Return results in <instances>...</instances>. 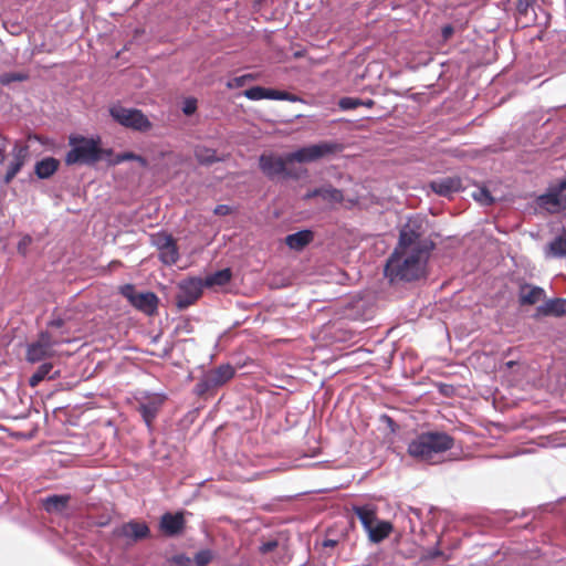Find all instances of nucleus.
Instances as JSON below:
<instances>
[{
	"label": "nucleus",
	"mask_w": 566,
	"mask_h": 566,
	"mask_svg": "<svg viewBox=\"0 0 566 566\" xmlns=\"http://www.w3.org/2000/svg\"><path fill=\"white\" fill-rule=\"evenodd\" d=\"M344 146L329 139L301 146L292 151L276 154L262 153L258 158V168L269 180H300L307 175V169L295 164H312L331 158L342 153Z\"/></svg>",
	"instance_id": "1"
},
{
	"label": "nucleus",
	"mask_w": 566,
	"mask_h": 566,
	"mask_svg": "<svg viewBox=\"0 0 566 566\" xmlns=\"http://www.w3.org/2000/svg\"><path fill=\"white\" fill-rule=\"evenodd\" d=\"M436 247L434 241H426L413 249L395 247L384 265V276L390 284L411 283L427 277L428 261Z\"/></svg>",
	"instance_id": "2"
},
{
	"label": "nucleus",
	"mask_w": 566,
	"mask_h": 566,
	"mask_svg": "<svg viewBox=\"0 0 566 566\" xmlns=\"http://www.w3.org/2000/svg\"><path fill=\"white\" fill-rule=\"evenodd\" d=\"M98 144H101V136L98 134H70L67 136L70 149L64 156V164L67 167L75 165L95 167V154Z\"/></svg>",
	"instance_id": "3"
},
{
	"label": "nucleus",
	"mask_w": 566,
	"mask_h": 566,
	"mask_svg": "<svg viewBox=\"0 0 566 566\" xmlns=\"http://www.w3.org/2000/svg\"><path fill=\"white\" fill-rule=\"evenodd\" d=\"M454 439L444 431L421 432L408 444V454L415 459L426 460L436 453L452 449Z\"/></svg>",
	"instance_id": "4"
},
{
	"label": "nucleus",
	"mask_w": 566,
	"mask_h": 566,
	"mask_svg": "<svg viewBox=\"0 0 566 566\" xmlns=\"http://www.w3.org/2000/svg\"><path fill=\"white\" fill-rule=\"evenodd\" d=\"M235 376V368L229 364H221L216 368L203 371L192 389L199 398H209Z\"/></svg>",
	"instance_id": "5"
},
{
	"label": "nucleus",
	"mask_w": 566,
	"mask_h": 566,
	"mask_svg": "<svg viewBox=\"0 0 566 566\" xmlns=\"http://www.w3.org/2000/svg\"><path fill=\"white\" fill-rule=\"evenodd\" d=\"M108 114L114 123L132 132L146 134L154 127L148 116L137 107H125L115 103L108 107Z\"/></svg>",
	"instance_id": "6"
},
{
	"label": "nucleus",
	"mask_w": 566,
	"mask_h": 566,
	"mask_svg": "<svg viewBox=\"0 0 566 566\" xmlns=\"http://www.w3.org/2000/svg\"><path fill=\"white\" fill-rule=\"evenodd\" d=\"M118 293L129 303L136 311L154 316L158 313L160 300L153 291H138L133 283H125L118 287Z\"/></svg>",
	"instance_id": "7"
},
{
	"label": "nucleus",
	"mask_w": 566,
	"mask_h": 566,
	"mask_svg": "<svg viewBox=\"0 0 566 566\" xmlns=\"http://www.w3.org/2000/svg\"><path fill=\"white\" fill-rule=\"evenodd\" d=\"M426 219L421 216L408 217L406 223L399 229V238L397 248L413 249L415 247L423 244L426 241H433L430 237H424Z\"/></svg>",
	"instance_id": "8"
},
{
	"label": "nucleus",
	"mask_w": 566,
	"mask_h": 566,
	"mask_svg": "<svg viewBox=\"0 0 566 566\" xmlns=\"http://www.w3.org/2000/svg\"><path fill=\"white\" fill-rule=\"evenodd\" d=\"M150 244L158 250V260L171 266L176 264L180 258L177 240L172 234L165 230H159L149 235Z\"/></svg>",
	"instance_id": "9"
},
{
	"label": "nucleus",
	"mask_w": 566,
	"mask_h": 566,
	"mask_svg": "<svg viewBox=\"0 0 566 566\" xmlns=\"http://www.w3.org/2000/svg\"><path fill=\"white\" fill-rule=\"evenodd\" d=\"M427 186L437 196L452 199L454 195L467 190L468 178L458 175L441 176L429 180Z\"/></svg>",
	"instance_id": "10"
},
{
	"label": "nucleus",
	"mask_w": 566,
	"mask_h": 566,
	"mask_svg": "<svg viewBox=\"0 0 566 566\" xmlns=\"http://www.w3.org/2000/svg\"><path fill=\"white\" fill-rule=\"evenodd\" d=\"M179 292L176 296V306L179 311H185L195 304L202 295L205 285L202 277L188 276L178 283Z\"/></svg>",
	"instance_id": "11"
},
{
	"label": "nucleus",
	"mask_w": 566,
	"mask_h": 566,
	"mask_svg": "<svg viewBox=\"0 0 566 566\" xmlns=\"http://www.w3.org/2000/svg\"><path fill=\"white\" fill-rule=\"evenodd\" d=\"M191 515L189 511L184 509L175 512L167 511L160 515L158 530L165 536L175 538L181 536L187 526L186 516Z\"/></svg>",
	"instance_id": "12"
},
{
	"label": "nucleus",
	"mask_w": 566,
	"mask_h": 566,
	"mask_svg": "<svg viewBox=\"0 0 566 566\" xmlns=\"http://www.w3.org/2000/svg\"><path fill=\"white\" fill-rule=\"evenodd\" d=\"M166 400L167 395L164 392H142V397L138 399L137 411L148 428H151Z\"/></svg>",
	"instance_id": "13"
},
{
	"label": "nucleus",
	"mask_w": 566,
	"mask_h": 566,
	"mask_svg": "<svg viewBox=\"0 0 566 566\" xmlns=\"http://www.w3.org/2000/svg\"><path fill=\"white\" fill-rule=\"evenodd\" d=\"M242 95L250 101L270 99L287 101L291 103L303 102V98L296 94L261 85L250 86L249 88L243 91Z\"/></svg>",
	"instance_id": "14"
},
{
	"label": "nucleus",
	"mask_w": 566,
	"mask_h": 566,
	"mask_svg": "<svg viewBox=\"0 0 566 566\" xmlns=\"http://www.w3.org/2000/svg\"><path fill=\"white\" fill-rule=\"evenodd\" d=\"M112 535L115 538H126L130 543H138L151 536L150 528L146 522L129 520L114 527Z\"/></svg>",
	"instance_id": "15"
},
{
	"label": "nucleus",
	"mask_w": 566,
	"mask_h": 566,
	"mask_svg": "<svg viewBox=\"0 0 566 566\" xmlns=\"http://www.w3.org/2000/svg\"><path fill=\"white\" fill-rule=\"evenodd\" d=\"M564 501H566V495L559 497L556 502H547V503L539 504L536 509L523 510L520 514V517H524V516L530 515L531 513H534L533 517L535 518L538 513L553 512L556 507V504L562 503ZM517 517H518V514L516 512L507 511V510H497V517H496L497 531L500 530L501 526L513 522Z\"/></svg>",
	"instance_id": "16"
},
{
	"label": "nucleus",
	"mask_w": 566,
	"mask_h": 566,
	"mask_svg": "<svg viewBox=\"0 0 566 566\" xmlns=\"http://www.w3.org/2000/svg\"><path fill=\"white\" fill-rule=\"evenodd\" d=\"M536 206L549 214L560 213L566 210V195H560L552 187L535 197Z\"/></svg>",
	"instance_id": "17"
},
{
	"label": "nucleus",
	"mask_w": 566,
	"mask_h": 566,
	"mask_svg": "<svg viewBox=\"0 0 566 566\" xmlns=\"http://www.w3.org/2000/svg\"><path fill=\"white\" fill-rule=\"evenodd\" d=\"M566 315V298L552 297L545 298L542 304L537 305L531 317L538 321L543 317H563Z\"/></svg>",
	"instance_id": "18"
},
{
	"label": "nucleus",
	"mask_w": 566,
	"mask_h": 566,
	"mask_svg": "<svg viewBox=\"0 0 566 566\" xmlns=\"http://www.w3.org/2000/svg\"><path fill=\"white\" fill-rule=\"evenodd\" d=\"M546 298V291L538 285L523 283L518 287L517 301L521 307L532 306Z\"/></svg>",
	"instance_id": "19"
},
{
	"label": "nucleus",
	"mask_w": 566,
	"mask_h": 566,
	"mask_svg": "<svg viewBox=\"0 0 566 566\" xmlns=\"http://www.w3.org/2000/svg\"><path fill=\"white\" fill-rule=\"evenodd\" d=\"M314 230L311 228H304L285 235L284 243L290 250L302 252L314 241Z\"/></svg>",
	"instance_id": "20"
},
{
	"label": "nucleus",
	"mask_w": 566,
	"mask_h": 566,
	"mask_svg": "<svg viewBox=\"0 0 566 566\" xmlns=\"http://www.w3.org/2000/svg\"><path fill=\"white\" fill-rule=\"evenodd\" d=\"M61 377V369L59 365L51 360H43L40 363L35 371L31 375L28 382L30 387H36L45 379H55Z\"/></svg>",
	"instance_id": "21"
},
{
	"label": "nucleus",
	"mask_w": 566,
	"mask_h": 566,
	"mask_svg": "<svg viewBox=\"0 0 566 566\" xmlns=\"http://www.w3.org/2000/svg\"><path fill=\"white\" fill-rule=\"evenodd\" d=\"M60 167V159L53 156H44L34 163L33 174L39 180H48L59 171Z\"/></svg>",
	"instance_id": "22"
},
{
	"label": "nucleus",
	"mask_w": 566,
	"mask_h": 566,
	"mask_svg": "<svg viewBox=\"0 0 566 566\" xmlns=\"http://www.w3.org/2000/svg\"><path fill=\"white\" fill-rule=\"evenodd\" d=\"M71 494H49L41 499V505L48 514H61L70 507Z\"/></svg>",
	"instance_id": "23"
},
{
	"label": "nucleus",
	"mask_w": 566,
	"mask_h": 566,
	"mask_svg": "<svg viewBox=\"0 0 566 566\" xmlns=\"http://www.w3.org/2000/svg\"><path fill=\"white\" fill-rule=\"evenodd\" d=\"M322 198L325 201L332 202V203H340L344 200V193L340 189L335 188L333 186H321L313 188L311 190H307L303 195V200L308 201L313 198Z\"/></svg>",
	"instance_id": "24"
},
{
	"label": "nucleus",
	"mask_w": 566,
	"mask_h": 566,
	"mask_svg": "<svg viewBox=\"0 0 566 566\" xmlns=\"http://www.w3.org/2000/svg\"><path fill=\"white\" fill-rule=\"evenodd\" d=\"M365 532L371 543L379 544L390 535L392 524L389 521L379 520L377 517Z\"/></svg>",
	"instance_id": "25"
},
{
	"label": "nucleus",
	"mask_w": 566,
	"mask_h": 566,
	"mask_svg": "<svg viewBox=\"0 0 566 566\" xmlns=\"http://www.w3.org/2000/svg\"><path fill=\"white\" fill-rule=\"evenodd\" d=\"M233 277V272L231 268H223L220 270H217L212 273L207 274L202 279V283L205 285V289H211L216 286H226L228 285Z\"/></svg>",
	"instance_id": "26"
},
{
	"label": "nucleus",
	"mask_w": 566,
	"mask_h": 566,
	"mask_svg": "<svg viewBox=\"0 0 566 566\" xmlns=\"http://www.w3.org/2000/svg\"><path fill=\"white\" fill-rule=\"evenodd\" d=\"M375 105L371 98H360L357 96H343L338 99V107L344 111H354L359 106L371 108Z\"/></svg>",
	"instance_id": "27"
},
{
	"label": "nucleus",
	"mask_w": 566,
	"mask_h": 566,
	"mask_svg": "<svg viewBox=\"0 0 566 566\" xmlns=\"http://www.w3.org/2000/svg\"><path fill=\"white\" fill-rule=\"evenodd\" d=\"M353 512L361 523L363 528L366 531L373 522L377 518L376 512L370 505H353Z\"/></svg>",
	"instance_id": "28"
},
{
	"label": "nucleus",
	"mask_w": 566,
	"mask_h": 566,
	"mask_svg": "<svg viewBox=\"0 0 566 566\" xmlns=\"http://www.w3.org/2000/svg\"><path fill=\"white\" fill-rule=\"evenodd\" d=\"M50 355L51 352L40 344L33 342L27 345L25 359L31 364L41 363Z\"/></svg>",
	"instance_id": "29"
},
{
	"label": "nucleus",
	"mask_w": 566,
	"mask_h": 566,
	"mask_svg": "<svg viewBox=\"0 0 566 566\" xmlns=\"http://www.w3.org/2000/svg\"><path fill=\"white\" fill-rule=\"evenodd\" d=\"M196 159L202 166H211L216 163L222 161V157L213 148L202 147L196 150Z\"/></svg>",
	"instance_id": "30"
},
{
	"label": "nucleus",
	"mask_w": 566,
	"mask_h": 566,
	"mask_svg": "<svg viewBox=\"0 0 566 566\" xmlns=\"http://www.w3.org/2000/svg\"><path fill=\"white\" fill-rule=\"evenodd\" d=\"M467 25V21L455 19L452 22L446 23L441 27V39L443 42H448L452 36L460 31H463Z\"/></svg>",
	"instance_id": "31"
},
{
	"label": "nucleus",
	"mask_w": 566,
	"mask_h": 566,
	"mask_svg": "<svg viewBox=\"0 0 566 566\" xmlns=\"http://www.w3.org/2000/svg\"><path fill=\"white\" fill-rule=\"evenodd\" d=\"M470 196L473 198L474 201H476L480 206L483 207H489L495 203V197L485 186L478 187L470 193Z\"/></svg>",
	"instance_id": "32"
},
{
	"label": "nucleus",
	"mask_w": 566,
	"mask_h": 566,
	"mask_svg": "<svg viewBox=\"0 0 566 566\" xmlns=\"http://www.w3.org/2000/svg\"><path fill=\"white\" fill-rule=\"evenodd\" d=\"M547 254L554 258H566V237L556 235L547 245Z\"/></svg>",
	"instance_id": "33"
},
{
	"label": "nucleus",
	"mask_w": 566,
	"mask_h": 566,
	"mask_svg": "<svg viewBox=\"0 0 566 566\" xmlns=\"http://www.w3.org/2000/svg\"><path fill=\"white\" fill-rule=\"evenodd\" d=\"M96 158H95V166L99 161H105L107 166H111V163L114 160L117 154H115L114 149L111 147H104L103 140L101 139V144L96 147Z\"/></svg>",
	"instance_id": "34"
},
{
	"label": "nucleus",
	"mask_w": 566,
	"mask_h": 566,
	"mask_svg": "<svg viewBox=\"0 0 566 566\" xmlns=\"http://www.w3.org/2000/svg\"><path fill=\"white\" fill-rule=\"evenodd\" d=\"M512 4V1H511ZM514 4V19H518L521 17H527L528 11H534L533 7L535 4V0H513Z\"/></svg>",
	"instance_id": "35"
},
{
	"label": "nucleus",
	"mask_w": 566,
	"mask_h": 566,
	"mask_svg": "<svg viewBox=\"0 0 566 566\" xmlns=\"http://www.w3.org/2000/svg\"><path fill=\"white\" fill-rule=\"evenodd\" d=\"M29 80V74L24 72H3L0 74V84L10 86L13 82H24Z\"/></svg>",
	"instance_id": "36"
},
{
	"label": "nucleus",
	"mask_w": 566,
	"mask_h": 566,
	"mask_svg": "<svg viewBox=\"0 0 566 566\" xmlns=\"http://www.w3.org/2000/svg\"><path fill=\"white\" fill-rule=\"evenodd\" d=\"M22 168L23 167H20V165H17L10 160L6 172H0V187L10 185L17 175L22 170Z\"/></svg>",
	"instance_id": "37"
},
{
	"label": "nucleus",
	"mask_w": 566,
	"mask_h": 566,
	"mask_svg": "<svg viewBox=\"0 0 566 566\" xmlns=\"http://www.w3.org/2000/svg\"><path fill=\"white\" fill-rule=\"evenodd\" d=\"M22 168L23 167H20V165H17L10 160L6 172H0V187L10 185L17 175L22 170Z\"/></svg>",
	"instance_id": "38"
},
{
	"label": "nucleus",
	"mask_w": 566,
	"mask_h": 566,
	"mask_svg": "<svg viewBox=\"0 0 566 566\" xmlns=\"http://www.w3.org/2000/svg\"><path fill=\"white\" fill-rule=\"evenodd\" d=\"M88 516H91V521L94 525L105 527L112 521V511L104 509L102 512H90Z\"/></svg>",
	"instance_id": "39"
},
{
	"label": "nucleus",
	"mask_w": 566,
	"mask_h": 566,
	"mask_svg": "<svg viewBox=\"0 0 566 566\" xmlns=\"http://www.w3.org/2000/svg\"><path fill=\"white\" fill-rule=\"evenodd\" d=\"M511 1L512 0H497V10L502 11V14L497 13V29L505 19L514 17V4H511Z\"/></svg>",
	"instance_id": "40"
},
{
	"label": "nucleus",
	"mask_w": 566,
	"mask_h": 566,
	"mask_svg": "<svg viewBox=\"0 0 566 566\" xmlns=\"http://www.w3.org/2000/svg\"><path fill=\"white\" fill-rule=\"evenodd\" d=\"M255 76L251 73H245L239 76H234L233 78H230L226 86L229 90L240 88L245 86L249 82L253 81Z\"/></svg>",
	"instance_id": "41"
},
{
	"label": "nucleus",
	"mask_w": 566,
	"mask_h": 566,
	"mask_svg": "<svg viewBox=\"0 0 566 566\" xmlns=\"http://www.w3.org/2000/svg\"><path fill=\"white\" fill-rule=\"evenodd\" d=\"M441 538H439L436 545L431 548H428L424 554L421 556V560H433L439 557H443L444 560H449V556L444 554V552L440 548Z\"/></svg>",
	"instance_id": "42"
},
{
	"label": "nucleus",
	"mask_w": 566,
	"mask_h": 566,
	"mask_svg": "<svg viewBox=\"0 0 566 566\" xmlns=\"http://www.w3.org/2000/svg\"><path fill=\"white\" fill-rule=\"evenodd\" d=\"M198 111V99L193 96H188L184 98L181 104V112L185 116L191 117Z\"/></svg>",
	"instance_id": "43"
},
{
	"label": "nucleus",
	"mask_w": 566,
	"mask_h": 566,
	"mask_svg": "<svg viewBox=\"0 0 566 566\" xmlns=\"http://www.w3.org/2000/svg\"><path fill=\"white\" fill-rule=\"evenodd\" d=\"M213 553L209 548L198 551L193 556V562L197 566H207L211 563Z\"/></svg>",
	"instance_id": "44"
},
{
	"label": "nucleus",
	"mask_w": 566,
	"mask_h": 566,
	"mask_svg": "<svg viewBox=\"0 0 566 566\" xmlns=\"http://www.w3.org/2000/svg\"><path fill=\"white\" fill-rule=\"evenodd\" d=\"M167 563L169 566H190L191 559L185 553H179L168 558Z\"/></svg>",
	"instance_id": "45"
},
{
	"label": "nucleus",
	"mask_w": 566,
	"mask_h": 566,
	"mask_svg": "<svg viewBox=\"0 0 566 566\" xmlns=\"http://www.w3.org/2000/svg\"><path fill=\"white\" fill-rule=\"evenodd\" d=\"M32 242L33 239L30 234L22 235L17 245L18 253L22 256H27L29 253V247L32 244Z\"/></svg>",
	"instance_id": "46"
},
{
	"label": "nucleus",
	"mask_w": 566,
	"mask_h": 566,
	"mask_svg": "<svg viewBox=\"0 0 566 566\" xmlns=\"http://www.w3.org/2000/svg\"><path fill=\"white\" fill-rule=\"evenodd\" d=\"M30 139L35 140L43 147H46L50 149L55 147V140L52 137L46 136V135L33 134L30 136Z\"/></svg>",
	"instance_id": "47"
},
{
	"label": "nucleus",
	"mask_w": 566,
	"mask_h": 566,
	"mask_svg": "<svg viewBox=\"0 0 566 566\" xmlns=\"http://www.w3.org/2000/svg\"><path fill=\"white\" fill-rule=\"evenodd\" d=\"M30 148L29 145L21 143L20 140H15L11 148V156H29Z\"/></svg>",
	"instance_id": "48"
},
{
	"label": "nucleus",
	"mask_w": 566,
	"mask_h": 566,
	"mask_svg": "<svg viewBox=\"0 0 566 566\" xmlns=\"http://www.w3.org/2000/svg\"><path fill=\"white\" fill-rule=\"evenodd\" d=\"M528 452L530 451L527 449H523V448H515L513 452H503L500 449V444L497 443V455H496V459L497 460L499 459H510V458H513V457L526 454Z\"/></svg>",
	"instance_id": "49"
},
{
	"label": "nucleus",
	"mask_w": 566,
	"mask_h": 566,
	"mask_svg": "<svg viewBox=\"0 0 566 566\" xmlns=\"http://www.w3.org/2000/svg\"><path fill=\"white\" fill-rule=\"evenodd\" d=\"M136 153L134 151H123L116 155L114 160L111 163V166H117L125 161H133L135 159Z\"/></svg>",
	"instance_id": "50"
},
{
	"label": "nucleus",
	"mask_w": 566,
	"mask_h": 566,
	"mask_svg": "<svg viewBox=\"0 0 566 566\" xmlns=\"http://www.w3.org/2000/svg\"><path fill=\"white\" fill-rule=\"evenodd\" d=\"M34 343L36 344H40L42 346H44L46 349H49L51 352L52 349V346L54 345L53 340H52V336L49 332L46 331H42L40 332L39 334V338L38 340H35Z\"/></svg>",
	"instance_id": "51"
},
{
	"label": "nucleus",
	"mask_w": 566,
	"mask_h": 566,
	"mask_svg": "<svg viewBox=\"0 0 566 566\" xmlns=\"http://www.w3.org/2000/svg\"><path fill=\"white\" fill-rule=\"evenodd\" d=\"M277 547H279V541L273 538V539L263 542L259 547V552L261 554L265 555V554L274 552Z\"/></svg>",
	"instance_id": "52"
},
{
	"label": "nucleus",
	"mask_w": 566,
	"mask_h": 566,
	"mask_svg": "<svg viewBox=\"0 0 566 566\" xmlns=\"http://www.w3.org/2000/svg\"><path fill=\"white\" fill-rule=\"evenodd\" d=\"M9 142L10 139L7 136L0 134V165H3L7 160V149Z\"/></svg>",
	"instance_id": "53"
},
{
	"label": "nucleus",
	"mask_w": 566,
	"mask_h": 566,
	"mask_svg": "<svg viewBox=\"0 0 566 566\" xmlns=\"http://www.w3.org/2000/svg\"><path fill=\"white\" fill-rule=\"evenodd\" d=\"M234 211V208L232 206H229V205H224V203H221V205H217L213 209V213L216 216H220V217H223V216H229L231 214L232 212Z\"/></svg>",
	"instance_id": "54"
},
{
	"label": "nucleus",
	"mask_w": 566,
	"mask_h": 566,
	"mask_svg": "<svg viewBox=\"0 0 566 566\" xmlns=\"http://www.w3.org/2000/svg\"><path fill=\"white\" fill-rule=\"evenodd\" d=\"M380 421L382 423H385L387 426V428L390 430V432H392V433H395L399 429V426L397 424V422L387 413H382L380 416Z\"/></svg>",
	"instance_id": "55"
},
{
	"label": "nucleus",
	"mask_w": 566,
	"mask_h": 566,
	"mask_svg": "<svg viewBox=\"0 0 566 566\" xmlns=\"http://www.w3.org/2000/svg\"><path fill=\"white\" fill-rule=\"evenodd\" d=\"M175 332L191 334L193 332V326L189 319H182L180 323L177 324Z\"/></svg>",
	"instance_id": "56"
},
{
	"label": "nucleus",
	"mask_w": 566,
	"mask_h": 566,
	"mask_svg": "<svg viewBox=\"0 0 566 566\" xmlns=\"http://www.w3.org/2000/svg\"><path fill=\"white\" fill-rule=\"evenodd\" d=\"M491 219L492 221H488L486 227H483L481 231L488 241H492V230L495 229V216H492Z\"/></svg>",
	"instance_id": "57"
},
{
	"label": "nucleus",
	"mask_w": 566,
	"mask_h": 566,
	"mask_svg": "<svg viewBox=\"0 0 566 566\" xmlns=\"http://www.w3.org/2000/svg\"><path fill=\"white\" fill-rule=\"evenodd\" d=\"M549 187L560 195H566V177L558 179L555 184H551Z\"/></svg>",
	"instance_id": "58"
},
{
	"label": "nucleus",
	"mask_w": 566,
	"mask_h": 566,
	"mask_svg": "<svg viewBox=\"0 0 566 566\" xmlns=\"http://www.w3.org/2000/svg\"><path fill=\"white\" fill-rule=\"evenodd\" d=\"M438 391L442 395V396H446V397H450L453 395L454 392V387L452 385H449V384H443V382H440L438 385Z\"/></svg>",
	"instance_id": "59"
},
{
	"label": "nucleus",
	"mask_w": 566,
	"mask_h": 566,
	"mask_svg": "<svg viewBox=\"0 0 566 566\" xmlns=\"http://www.w3.org/2000/svg\"><path fill=\"white\" fill-rule=\"evenodd\" d=\"M65 325L64 318L61 316H52V318L48 322V327L52 328H61Z\"/></svg>",
	"instance_id": "60"
},
{
	"label": "nucleus",
	"mask_w": 566,
	"mask_h": 566,
	"mask_svg": "<svg viewBox=\"0 0 566 566\" xmlns=\"http://www.w3.org/2000/svg\"><path fill=\"white\" fill-rule=\"evenodd\" d=\"M485 400L490 402V405L495 409V388H489L485 390V395H483Z\"/></svg>",
	"instance_id": "61"
},
{
	"label": "nucleus",
	"mask_w": 566,
	"mask_h": 566,
	"mask_svg": "<svg viewBox=\"0 0 566 566\" xmlns=\"http://www.w3.org/2000/svg\"><path fill=\"white\" fill-rule=\"evenodd\" d=\"M28 159H29V156H13L11 161H13L17 165H20V167H24Z\"/></svg>",
	"instance_id": "62"
},
{
	"label": "nucleus",
	"mask_w": 566,
	"mask_h": 566,
	"mask_svg": "<svg viewBox=\"0 0 566 566\" xmlns=\"http://www.w3.org/2000/svg\"><path fill=\"white\" fill-rule=\"evenodd\" d=\"M516 365H517V363L515 360L502 361L499 365L497 370H502V369L511 370Z\"/></svg>",
	"instance_id": "63"
},
{
	"label": "nucleus",
	"mask_w": 566,
	"mask_h": 566,
	"mask_svg": "<svg viewBox=\"0 0 566 566\" xmlns=\"http://www.w3.org/2000/svg\"><path fill=\"white\" fill-rule=\"evenodd\" d=\"M337 544H338V541L337 539H332V538H325L322 542V546L324 548H334L335 546H337Z\"/></svg>",
	"instance_id": "64"
}]
</instances>
